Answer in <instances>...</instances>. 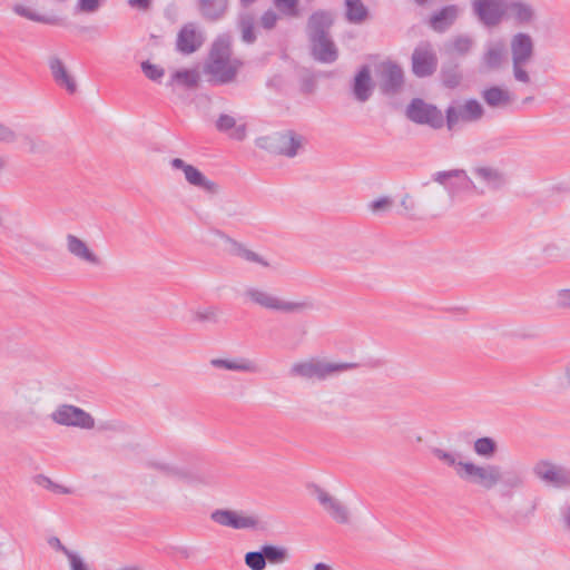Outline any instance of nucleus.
<instances>
[{"label": "nucleus", "mask_w": 570, "mask_h": 570, "mask_svg": "<svg viewBox=\"0 0 570 570\" xmlns=\"http://www.w3.org/2000/svg\"><path fill=\"white\" fill-rule=\"evenodd\" d=\"M430 452L436 460L452 468L461 481L485 491L499 488L503 495H512L525 484V475L521 469H503L494 463L476 464L472 461H463L460 452L438 446H432Z\"/></svg>", "instance_id": "obj_1"}, {"label": "nucleus", "mask_w": 570, "mask_h": 570, "mask_svg": "<svg viewBox=\"0 0 570 570\" xmlns=\"http://www.w3.org/2000/svg\"><path fill=\"white\" fill-rule=\"evenodd\" d=\"M242 66L239 59L232 57L230 36L222 35L212 45L204 72L208 76L209 83L227 85L236 80Z\"/></svg>", "instance_id": "obj_2"}, {"label": "nucleus", "mask_w": 570, "mask_h": 570, "mask_svg": "<svg viewBox=\"0 0 570 570\" xmlns=\"http://www.w3.org/2000/svg\"><path fill=\"white\" fill-rule=\"evenodd\" d=\"M242 295L245 303L275 313L294 314L313 308V304L309 301H287L264 286H247Z\"/></svg>", "instance_id": "obj_3"}, {"label": "nucleus", "mask_w": 570, "mask_h": 570, "mask_svg": "<svg viewBox=\"0 0 570 570\" xmlns=\"http://www.w3.org/2000/svg\"><path fill=\"white\" fill-rule=\"evenodd\" d=\"M357 367V363L331 362L325 358L312 357L293 363L288 373L292 377H299L308 381H326Z\"/></svg>", "instance_id": "obj_4"}, {"label": "nucleus", "mask_w": 570, "mask_h": 570, "mask_svg": "<svg viewBox=\"0 0 570 570\" xmlns=\"http://www.w3.org/2000/svg\"><path fill=\"white\" fill-rule=\"evenodd\" d=\"M513 79L522 85H531L528 65L534 57V41L527 32H517L510 39Z\"/></svg>", "instance_id": "obj_5"}, {"label": "nucleus", "mask_w": 570, "mask_h": 570, "mask_svg": "<svg viewBox=\"0 0 570 570\" xmlns=\"http://www.w3.org/2000/svg\"><path fill=\"white\" fill-rule=\"evenodd\" d=\"M305 144L304 136L294 130L277 131L257 139V146L288 158L295 157Z\"/></svg>", "instance_id": "obj_6"}, {"label": "nucleus", "mask_w": 570, "mask_h": 570, "mask_svg": "<svg viewBox=\"0 0 570 570\" xmlns=\"http://www.w3.org/2000/svg\"><path fill=\"white\" fill-rule=\"evenodd\" d=\"M432 179L442 185L452 199L470 190H474L478 194L484 193L483 188L479 189L475 186L464 169L436 171L433 174Z\"/></svg>", "instance_id": "obj_7"}, {"label": "nucleus", "mask_w": 570, "mask_h": 570, "mask_svg": "<svg viewBox=\"0 0 570 570\" xmlns=\"http://www.w3.org/2000/svg\"><path fill=\"white\" fill-rule=\"evenodd\" d=\"M533 475L544 485L556 489L570 488V470L549 460H539L532 468Z\"/></svg>", "instance_id": "obj_8"}, {"label": "nucleus", "mask_w": 570, "mask_h": 570, "mask_svg": "<svg viewBox=\"0 0 570 570\" xmlns=\"http://www.w3.org/2000/svg\"><path fill=\"white\" fill-rule=\"evenodd\" d=\"M145 464L146 468L157 471L166 478L181 481L187 484H209L212 482V478L209 475L193 472L164 460L150 459L147 460Z\"/></svg>", "instance_id": "obj_9"}, {"label": "nucleus", "mask_w": 570, "mask_h": 570, "mask_svg": "<svg viewBox=\"0 0 570 570\" xmlns=\"http://www.w3.org/2000/svg\"><path fill=\"white\" fill-rule=\"evenodd\" d=\"M485 110L476 99H468L462 104L451 105L445 110L449 130H454L460 122H476L484 117Z\"/></svg>", "instance_id": "obj_10"}, {"label": "nucleus", "mask_w": 570, "mask_h": 570, "mask_svg": "<svg viewBox=\"0 0 570 570\" xmlns=\"http://www.w3.org/2000/svg\"><path fill=\"white\" fill-rule=\"evenodd\" d=\"M507 0H472V11L487 28H495L505 20Z\"/></svg>", "instance_id": "obj_11"}, {"label": "nucleus", "mask_w": 570, "mask_h": 570, "mask_svg": "<svg viewBox=\"0 0 570 570\" xmlns=\"http://www.w3.org/2000/svg\"><path fill=\"white\" fill-rule=\"evenodd\" d=\"M507 48L501 39L489 40L479 58V71L489 73L499 71L507 62Z\"/></svg>", "instance_id": "obj_12"}, {"label": "nucleus", "mask_w": 570, "mask_h": 570, "mask_svg": "<svg viewBox=\"0 0 570 570\" xmlns=\"http://www.w3.org/2000/svg\"><path fill=\"white\" fill-rule=\"evenodd\" d=\"M406 116L410 120L421 125H429L439 129L444 125V117L435 106L424 102L420 98H415L406 108Z\"/></svg>", "instance_id": "obj_13"}, {"label": "nucleus", "mask_w": 570, "mask_h": 570, "mask_svg": "<svg viewBox=\"0 0 570 570\" xmlns=\"http://www.w3.org/2000/svg\"><path fill=\"white\" fill-rule=\"evenodd\" d=\"M51 419L60 425L77 426L87 430L95 428L94 417L88 412L75 405H60L52 412Z\"/></svg>", "instance_id": "obj_14"}, {"label": "nucleus", "mask_w": 570, "mask_h": 570, "mask_svg": "<svg viewBox=\"0 0 570 570\" xmlns=\"http://www.w3.org/2000/svg\"><path fill=\"white\" fill-rule=\"evenodd\" d=\"M438 67V57L433 46L423 41L420 42L412 53V71L417 77L431 76Z\"/></svg>", "instance_id": "obj_15"}, {"label": "nucleus", "mask_w": 570, "mask_h": 570, "mask_svg": "<svg viewBox=\"0 0 570 570\" xmlns=\"http://www.w3.org/2000/svg\"><path fill=\"white\" fill-rule=\"evenodd\" d=\"M210 519L219 525L235 530L255 529L258 525V519L255 515L228 509L213 511Z\"/></svg>", "instance_id": "obj_16"}, {"label": "nucleus", "mask_w": 570, "mask_h": 570, "mask_svg": "<svg viewBox=\"0 0 570 570\" xmlns=\"http://www.w3.org/2000/svg\"><path fill=\"white\" fill-rule=\"evenodd\" d=\"M170 166L174 169L181 170L184 173L186 181L208 194L216 195L219 193V185L208 179L198 168L193 165L185 163L180 158H173Z\"/></svg>", "instance_id": "obj_17"}, {"label": "nucleus", "mask_w": 570, "mask_h": 570, "mask_svg": "<svg viewBox=\"0 0 570 570\" xmlns=\"http://www.w3.org/2000/svg\"><path fill=\"white\" fill-rule=\"evenodd\" d=\"M314 494L323 510L337 523L347 524L351 521L348 508L326 490L315 487Z\"/></svg>", "instance_id": "obj_18"}, {"label": "nucleus", "mask_w": 570, "mask_h": 570, "mask_svg": "<svg viewBox=\"0 0 570 570\" xmlns=\"http://www.w3.org/2000/svg\"><path fill=\"white\" fill-rule=\"evenodd\" d=\"M404 82L403 70L400 66L387 62L381 66L380 88L384 95L393 96L397 94Z\"/></svg>", "instance_id": "obj_19"}, {"label": "nucleus", "mask_w": 570, "mask_h": 570, "mask_svg": "<svg viewBox=\"0 0 570 570\" xmlns=\"http://www.w3.org/2000/svg\"><path fill=\"white\" fill-rule=\"evenodd\" d=\"M537 19L534 7L523 0H507L505 20H512L518 26H530Z\"/></svg>", "instance_id": "obj_20"}, {"label": "nucleus", "mask_w": 570, "mask_h": 570, "mask_svg": "<svg viewBox=\"0 0 570 570\" xmlns=\"http://www.w3.org/2000/svg\"><path fill=\"white\" fill-rule=\"evenodd\" d=\"M204 43V36L193 22L181 27L177 35L176 49L183 55L197 51Z\"/></svg>", "instance_id": "obj_21"}, {"label": "nucleus", "mask_w": 570, "mask_h": 570, "mask_svg": "<svg viewBox=\"0 0 570 570\" xmlns=\"http://www.w3.org/2000/svg\"><path fill=\"white\" fill-rule=\"evenodd\" d=\"M308 40L311 55L314 60L322 63H333L337 60L338 49L331 36L311 38Z\"/></svg>", "instance_id": "obj_22"}, {"label": "nucleus", "mask_w": 570, "mask_h": 570, "mask_svg": "<svg viewBox=\"0 0 570 570\" xmlns=\"http://www.w3.org/2000/svg\"><path fill=\"white\" fill-rule=\"evenodd\" d=\"M218 235L227 244V246H228L227 253L230 256L240 258L247 263L257 264L263 267H269V263L263 256H261L258 253L249 249L243 243H239L238 240L229 237L228 235H226L222 232H218Z\"/></svg>", "instance_id": "obj_23"}, {"label": "nucleus", "mask_w": 570, "mask_h": 570, "mask_svg": "<svg viewBox=\"0 0 570 570\" xmlns=\"http://www.w3.org/2000/svg\"><path fill=\"white\" fill-rule=\"evenodd\" d=\"M481 98L492 109H505L515 100L513 92L501 86H491L481 91Z\"/></svg>", "instance_id": "obj_24"}, {"label": "nucleus", "mask_w": 570, "mask_h": 570, "mask_svg": "<svg viewBox=\"0 0 570 570\" xmlns=\"http://www.w3.org/2000/svg\"><path fill=\"white\" fill-rule=\"evenodd\" d=\"M333 22L334 19L331 12L325 10L313 12L308 18L306 27L308 39L330 36Z\"/></svg>", "instance_id": "obj_25"}, {"label": "nucleus", "mask_w": 570, "mask_h": 570, "mask_svg": "<svg viewBox=\"0 0 570 570\" xmlns=\"http://www.w3.org/2000/svg\"><path fill=\"white\" fill-rule=\"evenodd\" d=\"M48 65L55 82L66 89L68 94L73 95L77 91V82L62 60L53 56L49 58Z\"/></svg>", "instance_id": "obj_26"}, {"label": "nucleus", "mask_w": 570, "mask_h": 570, "mask_svg": "<svg viewBox=\"0 0 570 570\" xmlns=\"http://www.w3.org/2000/svg\"><path fill=\"white\" fill-rule=\"evenodd\" d=\"M373 90L374 82L371 76V69L365 65L354 77L352 83V94L357 101L365 102L372 96Z\"/></svg>", "instance_id": "obj_27"}, {"label": "nucleus", "mask_w": 570, "mask_h": 570, "mask_svg": "<svg viewBox=\"0 0 570 570\" xmlns=\"http://www.w3.org/2000/svg\"><path fill=\"white\" fill-rule=\"evenodd\" d=\"M474 177L489 190H498L505 185L504 174L491 166L480 165L472 168Z\"/></svg>", "instance_id": "obj_28"}, {"label": "nucleus", "mask_w": 570, "mask_h": 570, "mask_svg": "<svg viewBox=\"0 0 570 570\" xmlns=\"http://www.w3.org/2000/svg\"><path fill=\"white\" fill-rule=\"evenodd\" d=\"M210 365L215 368H223L227 371L234 372H244V373H257L259 371L258 364L246 357H236V358H212L209 361Z\"/></svg>", "instance_id": "obj_29"}, {"label": "nucleus", "mask_w": 570, "mask_h": 570, "mask_svg": "<svg viewBox=\"0 0 570 570\" xmlns=\"http://www.w3.org/2000/svg\"><path fill=\"white\" fill-rule=\"evenodd\" d=\"M459 13L456 4L445 6L430 17V27L436 32H444L455 22Z\"/></svg>", "instance_id": "obj_30"}, {"label": "nucleus", "mask_w": 570, "mask_h": 570, "mask_svg": "<svg viewBox=\"0 0 570 570\" xmlns=\"http://www.w3.org/2000/svg\"><path fill=\"white\" fill-rule=\"evenodd\" d=\"M66 240L67 249L72 256L91 265L100 264V258L90 250L88 245L82 239L69 234Z\"/></svg>", "instance_id": "obj_31"}, {"label": "nucleus", "mask_w": 570, "mask_h": 570, "mask_svg": "<svg viewBox=\"0 0 570 570\" xmlns=\"http://www.w3.org/2000/svg\"><path fill=\"white\" fill-rule=\"evenodd\" d=\"M216 129L222 132H228L235 140H244L246 137V124L237 125L236 119L227 114H222L216 120Z\"/></svg>", "instance_id": "obj_32"}, {"label": "nucleus", "mask_w": 570, "mask_h": 570, "mask_svg": "<svg viewBox=\"0 0 570 570\" xmlns=\"http://www.w3.org/2000/svg\"><path fill=\"white\" fill-rule=\"evenodd\" d=\"M198 7L203 18L217 21L225 16L228 0H198Z\"/></svg>", "instance_id": "obj_33"}, {"label": "nucleus", "mask_w": 570, "mask_h": 570, "mask_svg": "<svg viewBox=\"0 0 570 570\" xmlns=\"http://www.w3.org/2000/svg\"><path fill=\"white\" fill-rule=\"evenodd\" d=\"M345 18L350 23L360 24L368 18V9L362 0H345Z\"/></svg>", "instance_id": "obj_34"}, {"label": "nucleus", "mask_w": 570, "mask_h": 570, "mask_svg": "<svg viewBox=\"0 0 570 570\" xmlns=\"http://www.w3.org/2000/svg\"><path fill=\"white\" fill-rule=\"evenodd\" d=\"M475 41L469 35H458L446 45V50L458 56H466L474 48Z\"/></svg>", "instance_id": "obj_35"}, {"label": "nucleus", "mask_w": 570, "mask_h": 570, "mask_svg": "<svg viewBox=\"0 0 570 570\" xmlns=\"http://www.w3.org/2000/svg\"><path fill=\"white\" fill-rule=\"evenodd\" d=\"M199 79L200 76L197 69H181L171 75L168 85L178 83L190 89L198 86Z\"/></svg>", "instance_id": "obj_36"}, {"label": "nucleus", "mask_w": 570, "mask_h": 570, "mask_svg": "<svg viewBox=\"0 0 570 570\" xmlns=\"http://www.w3.org/2000/svg\"><path fill=\"white\" fill-rule=\"evenodd\" d=\"M261 550L264 558L266 559V563L268 562L271 564H282L289 559V552L287 548L282 546L263 544Z\"/></svg>", "instance_id": "obj_37"}, {"label": "nucleus", "mask_w": 570, "mask_h": 570, "mask_svg": "<svg viewBox=\"0 0 570 570\" xmlns=\"http://www.w3.org/2000/svg\"><path fill=\"white\" fill-rule=\"evenodd\" d=\"M473 451L481 458L491 459L498 452V444L492 438H479L473 443Z\"/></svg>", "instance_id": "obj_38"}, {"label": "nucleus", "mask_w": 570, "mask_h": 570, "mask_svg": "<svg viewBox=\"0 0 570 570\" xmlns=\"http://www.w3.org/2000/svg\"><path fill=\"white\" fill-rule=\"evenodd\" d=\"M238 26L242 31V39L247 43L254 42L256 39L254 32L255 18L250 13L242 14L239 17Z\"/></svg>", "instance_id": "obj_39"}, {"label": "nucleus", "mask_w": 570, "mask_h": 570, "mask_svg": "<svg viewBox=\"0 0 570 570\" xmlns=\"http://www.w3.org/2000/svg\"><path fill=\"white\" fill-rule=\"evenodd\" d=\"M244 562L250 570H265L266 568V559L264 558L261 549L258 551L246 552L244 556Z\"/></svg>", "instance_id": "obj_40"}, {"label": "nucleus", "mask_w": 570, "mask_h": 570, "mask_svg": "<svg viewBox=\"0 0 570 570\" xmlns=\"http://www.w3.org/2000/svg\"><path fill=\"white\" fill-rule=\"evenodd\" d=\"M441 76L443 85L448 88L458 87L462 80V76L456 66L443 69Z\"/></svg>", "instance_id": "obj_41"}, {"label": "nucleus", "mask_w": 570, "mask_h": 570, "mask_svg": "<svg viewBox=\"0 0 570 570\" xmlns=\"http://www.w3.org/2000/svg\"><path fill=\"white\" fill-rule=\"evenodd\" d=\"M13 11L23 17V18H27L31 21H36V22H42V23H53V20L48 18V17H45V16H41V14H38L36 12H33L32 10H30L29 8L22 6V4H16L13 7Z\"/></svg>", "instance_id": "obj_42"}, {"label": "nucleus", "mask_w": 570, "mask_h": 570, "mask_svg": "<svg viewBox=\"0 0 570 570\" xmlns=\"http://www.w3.org/2000/svg\"><path fill=\"white\" fill-rule=\"evenodd\" d=\"M393 204L394 202L391 197L384 196L372 200L367 206L373 214H383L390 212Z\"/></svg>", "instance_id": "obj_43"}, {"label": "nucleus", "mask_w": 570, "mask_h": 570, "mask_svg": "<svg viewBox=\"0 0 570 570\" xmlns=\"http://www.w3.org/2000/svg\"><path fill=\"white\" fill-rule=\"evenodd\" d=\"M298 0H274L275 7L287 17H298Z\"/></svg>", "instance_id": "obj_44"}, {"label": "nucleus", "mask_w": 570, "mask_h": 570, "mask_svg": "<svg viewBox=\"0 0 570 570\" xmlns=\"http://www.w3.org/2000/svg\"><path fill=\"white\" fill-rule=\"evenodd\" d=\"M141 70L145 76L153 81H159L165 75V70L161 67L153 65L149 61L141 63Z\"/></svg>", "instance_id": "obj_45"}, {"label": "nucleus", "mask_w": 570, "mask_h": 570, "mask_svg": "<svg viewBox=\"0 0 570 570\" xmlns=\"http://www.w3.org/2000/svg\"><path fill=\"white\" fill-rule=\"evenodd\" d=\"M18 140V134L8 125L0 121V142L14 144Z\"/></svg>", "instance_id": "obj_46"}, {"label": "nucleus", "mask_w": 570, "mask_h": 570, "mask_svg": "<svg viewBox=\"0 0 570 570\" xmlns=\"http://www.w3.org/2000/svg\"><path fill=\"white\" fill-rule=\"evenodd\" d=\"M100 4L101 0H78L77 9L80 12L94 13L100 8Z\"/></svg>", "instance_id": "obj_47"}, {"label": "nucleus", "mask_w": 570, "mask_h": 570, "mask_svg": "<svg viewBox=\"0 0 570 570\" xmlns=\"http://www.w3.org/2000/svg\"><path fill=\"white\" fill-rule=\"evenodd\" d=\"M195 318L199 322H217L218 311L217 308L208 307L204 311L196 312Z\"/></svg>", "instance_id": "obj_48"}, {"label": "nucleus", "mask_w": 570, "mask_h": 570, "mask_svg": "<svg viewBox=\"0 0 570 570\" xmlns=\"http://www.w3.org/2000/svg\"><path fill=\"white\" fill-rule=\"evenodd\" d=\"M278 16L273 10H267L261 18V24L264 29L271 30L276 26Z\"/></svg>", "instance_id": "obj_49"}, {"label": "nucleus", "mask_w": 570, "mask_h": 570, "mask_svg": "<svg viewBox=\"0 0 570 570\" xmlns=\"http://www.w3.org/2000/svg\"><path fill=\"white\" fill-rule=\"evenodd\" d=\"M70 570H91L83 559L76 552L68 557Z\"/></svg>", "instance_id": "obj_50"}, {"label": "nucleus", "mask_w": 570, "mask_h": 570, "mask_svg": "<svg viewBox=\"0 0 570 570\" xmlns=\"http://www.w3.org/2000/svg\"><path fill=\"white\" fill-rule=\"evenodd\" d=\"M557 304L561 308L570 309V288H563L557 293Z\"/></svg>", "instance_id": "obj_51"}, {"label": "nucleus", "mask_w": 570, "mask_h": 570, "mask_svg": "<svg viewBox=\"0 0 570 570\" xmlns=\"http://www.w3.org/2000/svg\"><path fill=\"white\" fill-rule=\"evenodd\" d=\"M49 544H50L52 548L57 549L58 551H61V552H62L67 558H68L71 553H73V551H71V550H69L67 547H65V546L61 543V541H60L58 538H56V537H53V538H51V539L49 540Z\"/></svg>", "instance_id": "obj_52"}, {"label": "nucleus", "mask_w": 570, "mask_h": 570, "mask_svg": "<svg viewBox=\"0 0 570 570\" xmlns=\"http://www.w3.org/2000/svg\"><path fill=\"white\" fill-rule=\"evenodd\" d=\"M35 482L38 485L43 487V488H46V489H48L50 491H51V489H52V487L55 484V482L51 479H49L48 476H46L43 474L36 475Z\"/></svg>", "instance_id": "obj_53"}, {"label": "nucleus", "mask_w": 570, "mask_h": 570, "mask_svg": "<svg viewBox=\"0 0 570 570\" xmlns=\"http://www.w3.org/2000/svg\"><path fill=\"white\" fill-rule=\"evenodd\" d=\"M151 0H128V4L131 8H137L139 10L146 11L149 9Z\"/></svg>", "instance_id": "obj_54"}, {"label": "nucleus", "mask_w": 570, "mask_h": 570, "mask_svg": "<svg viewBox=\"0 0 570 570\" xmlns=\"http://www.w3.org/2000/svg\"><path fill=\"white\" fill-rule=\"evenodd\" d=\"M561 518L564 528L570 531V503L561 509Z\"/></svg>", "instance_id": "obj_55"}, {"label": "nucleus", "mask_w": 570, "mask_h": 570, "mask_svg": "<svg viewBox=\"0 0 570 570\" xmlns=\"http://www.w3.org/2000/svg\"><path fill=\"white\" fill-rule=\"evenodd\" d=\"M51 491L56 492V493H61V494H71V493H73V491L70 488H67V487L61 485V484H58L56 482H55Z\"/></svg>", "instance_id": "obj_56"}, {"label": "nucleus", "mask_w": 570, "mask_h": 570, "mask_svg": "<svg viewBox=\"0 0 570 570\" xmlns=\"http://www.w3.org/2000/svg\"><path fill=\"white\" fill-rule=\"evenodd\" d=\"M401 206L406 210H413L414 209V203L411 200L410 195H405L401 200Z\"/></svg>", "instance_id": "obj_57"}, {"label": "nucleus", "mask_w": 570, "mask_h": 570, "mask_svg": "<svg viewBox=\"0 0 570 570\" xmlns=\"http://www.w3.org/2000/svg\"><path fill=\"white\" fill-rule=\"evenodd\" d=\"M313 570H334L330 564L324 562L315 563Z\"/></svg>", "instance_id": "obj_58"}, {"label": "nucleus", "mask_w": 570, "mask_h": 570, "mask_svg": "<svg viewBox=\"0 0 570 570\" xmlns=\"http://www.w3.org/2000/svg\"><path fill=\"white\" fill-rule=\"evenodd\" d=\"M27 416L29 417L30 422L39 420V415H38V413L35 410H30L27 413Z\"/></svg>", "instance_id": "obj_59"}, {"label": "nucleus", "mask_w": 570, "mask_h": 570, "mask_svg": "<svg viewBox=\"0 0 570 570\" xmlns=\"http://www.w3.org/2000/svg\"><path fill=\"white\" fill-rule=\"evenodd\" d=\"M564 376H566L568 383L570 384V363L566 366Z\"/></svg>", "instance_id": "obj_60"}, {"label": "nucleus", "mask_w": 570, "mask_h": 570, "mask_svg": "<svg viewBox=\"0 0 570 570\" xmlns=\"http://www.w3.org/2000/svg\"><path fill=\"white\" fill-rule=\"evenodd\" d=\"M417 4L423 6L429 2V0H414Z\"/></svg>", "instance_id": "obj_61"}, {"label": "nucleus", "mask_w": 570, "mask_h": 570, "mask_svg": "<svg viewBox=\"0 0 570 570\" xmlns=\"http://www.w3.org/2000/svg\"><path fill=\"white\" fill-rule=\"evenodd\" d=\"M532 99H533L532 97H527V98H524V99H523V102H524V104H528V102H530Z\"/></svg>", "instance_id": "obj_62"}, {"label": "nucleus", "mask_w": 570, "mask_h": 570, "mask_svg": "<svg viewBox=\"0 0 570 570\" xmlns=\"http://www.w3.org/2000/svg\"><path fill=\"white\" fill-rule=\"evenodd\" d=\"M4 167V161L2 159H0V170H2Z\"/></svg>", "instance_id": "obj_63"}, {"label": "nucleus", "mask_w": 570, "mask_h": 570, "mask_svg": "<svg viewBox=\"0 0 570 570\" xmlns=\"http://www.w3.org/2000/svg\"><path fill=\"white\" fill-rule=\"evenodd\" d=\"M551 247H552V246H547V247L544 248V252H546V253H548V252L550 250V248H551Z\"/></svg>", "instance_id": "obj_64"}]
</instances>
